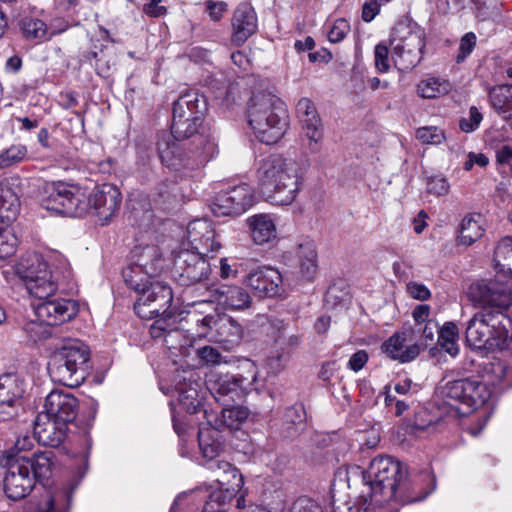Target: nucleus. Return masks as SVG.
Segmentation results:
<instances>
[{
    "label": "nucleus",
    "instance_id": "nucleus-36",
    "mask_svg": "<svg viewBox=\"0 0 512 512\" xmlns=\"http://www.w3.org/2000/svg\"><path fill=\"white\" fill-rule=\"evenodd\" d=\"M485 376L487 378L486 383L494 387L506 388L511 387L512 382V370L502 361L497 360L486 364Z\"/></svg>",
    "mask_w": 512,
    "mask_h": 512
},
{
    "label": "nucleus",
    "instance_id": "nucleus-53",
    "mask_svg": "<svg viewBox=\"0 0 512 512\" xmlns=\"http://www.w3.org/2000/svg\"><path fill=\"white\" fill-rule=\"evenodd\" d=\"M426 190L435 196H445L449 193L450 185L442 175H434L426 178Z\"/></svg>",
    "mask_w": 512,
    "mask_h": 512
},
{
    "label": "nucleus",
    "instance_id": "nucleus-21",
    "mask_svg": "<svg viewBox=\"0 0 512 512\" xmlns=\"http://www.w3.org/2000/svg\"><path fill=\"white\" fill-rule=\"evenodd\" d=\"M244 283L259 297H285L287 294L282 274L272 267L250 271L245 276Z\"/></svg>",
    "mask_w": 512,
    "mask_h": 512
},
{
    "label": "nucleus",
    "instance_id": "nucleus-6",
    "mask_svg": "<svg viewBox=\"0 0 512 512\" xmlns=\"http://www.w3.org/2000/svg\"><path fill=\"white\" fill-rule=\"evenodd\" d=\"M258 370L254 362L244 361L237 373L212 372L206 381L207 389L222 406L241 401L253 389Z\"/></svg>",
    "mask_w": 512,
    "mask_h": 512
},
{
    "label": "nucleus",
    "instance_id": "nucleus-10",
    "mask_svg": "<svg viewBox=\"0 0 512 512\" xmlns=\"http://www.w3.org/2000/svg\"><path fill=\"white\" fill-rule=\"evenodd\" d=\"M162 254L155 245L135 246L129 256V264L122 275L130 289H138L141 281L154 279L162 269Z\"/></svg>",
    "mask_w": 512,
    "mask_h": 512
},
{
    "label": "nucleus",
    "instance_id": "nucleus-3",
    "mask_svg": "<svg viewBox=\"0 0 512 512\" xmlns=\"http://www.w3.org/2000/svg\"><path fill=\"white\" fill-rule=\"evenodd\" d=\"M257 179L260 191L268 201L290 205L302 187L304 169L293 159L272 154L259 162Z\"/></svg>",
    "mask_w": 512,
    "mask_h": 512
},
{
    "label": "nucleus",
    "instance_id": "nucleus-54",
    "mask_svg": "<svg viewBox=\"0 0 512 512\" xmlns=\"http://www.w3.org/2000/svg\"><path fill=\"white\" fill-rule=\"evenodd\" d=\"M204 233H209V221L206 219H195L189 222L187 226V239L191 244V248H193L198 240H201V236Z\"/></svg>",
    "mask_w": 512,
    "mask_h": 512
},
{
    "label": "nucleus",
    "instance_id": "nucleus-4",
    "mask_svg": "<svg viewBox=\"0 0 512 512\" xmlns=\"http://www.w3.org/2000/svg\"><path fill=\"white\" fill-rule=\"evenodd\" d=\"M505 311L493 307L478 309L467 323L468 345L486 351L505 349L512 338V320Z\"/></svg>",
    "mask_w": 512,
    "mask_h": 512
},
{
    "label": "nucleus",
    "instance_id": "nucleus-24",
    "mask_svg": "<svg viewBox=\"0 0 512 512\" xmlns=\"http://www.w3.org/2000/svg\"><path fill=\"white\" fill-rule=\"evenodd\" d=\"M121 193L111 184H103L96 188L89 196L87 202L89 210L92 209L99 220L107 223L119 210L121 205Z\"/></svg>",
    "mask_w": 512,
    "mask_h": 512
},
{
    "label": "nucleus",
    "instance_id": "nucleus-56",
    "mask_svg": "<svg viewBox=\"0 0 512 512\" xmlns=\"http://www.w3.org/2000/svg\"><path fill=\"white\" fill-rule=\"evenodd\" d=\"M350 30V25L345 19H337L328 33V39L332 43L342 41Z\"/></svg>",
    "mask_w": 512,
    "mask_h": 512
},
{
    "label": "nucleus",
    "instance_id": "nucleus-31",
    "mask_svg": "<svg viewBox=\"0 0 512 512\" xmlns=\"http://www.w3.org/2000/svg\"><path fill=\"white\" fill-rule=\"evenodd\" d=\"M198 443L202 457L207 460V467L210 470L211 463L223 462L215 460L224 450V442L219 430L214 428H203L198 432Z\"/></svg>",
    "mask_w": 512,
    "mask_h": 512
},
{
    "label": "nucleus",
    "instance_id": "nucleus-9",
    "mask_svg": "<svg viewBox=\"0 0 512 512\" xmlns=\"http://www.w3.org/2000/svg\"><path fill=\"white\" fill-rule=\"evenodd\" d=\"M15 273L24 280L28 292L35 298L54 296L57 290L52 272L39 254L21 257L15 265Z\"/></svg>",
    "mask_w": 512,
    "mask_h": 512
},
{
    "label": "nucleus",
    "instance_id": "nucleus-14",
    "mask_svg": "<svg viewBox=\"0 0 512 512\" xmlns=\"http://www.w3.org/2000/svg\"><path fill=\"white\" fill-rule=\"evenodd\" d=\"M440 393L447 401H455L467 407L477 409L491 397L492 391L488 383L478 377H468L446 382Z\"/></svg>",
    "mask_w": 512,
    "mask_h": 512
},
{
    "label": "nucleus",
    "instance_id": "nucleus-47",
    "mask_svg": "<svg viewBox=\"0 0 512 512\" xmlns=\"http://www.w3.org/2000/svg\"><path fill=\"white\" fill-rule=\"evenodd\" d=\"M18 239L10 225L0 222V259H6L16 252Z\"/></svg>",
    "mask_w": 512,
    "mask_h": 512
},
{
    "label": "nucleus",
    "instance_id": "nucleus-64",
    "mask_svg": "<svg viewBox=\"0 0 512 512\" xmlns=\"http://www.w3.org/2000/svg\"><path fill=\"white\" fill-rule=\"evenodd\" d=\"M368 361V353L365 350H358L348 361V368L354 372L360 371Z\"/></svg>",
    "mask_w": 512,
    "mask_h": 512
},
{
    "label": "nucleus",
    "instance_id": "nucleus-12",
    "mask_svg": "<svg viewBox=\"0 0 512 512\" xmlns=\"http://www.w3.org/2000/svg\"><path fill=\"white\" fill-rule=\"evenodd\" d=\"M133 290L138 294L134 311L141 318L150 319L165 314L173 301L171 287L162 281L147 279Z\"/></svg>",
    "mask_w": 512,
    "mask_h": 512
},
{
    "label": "nucleus",
    "instance_id": "nucleus-46",
    "mask_svg": "<svg viewBox=\"0 0 512 512\" xmlns=\"http://www.w3.org/2000/svg\"><path fill=\"white\" fill-rule=\"evenodd\" d=\"M23 36L28 40H43L46 37L47 26L37 18L24 17L20 21Z\"/></svg>",
    "mask_w": 512,
    "mask_h": 512
},
{
    "label": "nucleus",
    "instance_id": "nucleus-59",
    "mask_svg": "<svg viewBox=\"0 0 512 512\" xmlns=\"http://www.w3.org/2000/svg\"><path fill=\"white\" fill-rule=\"evenodd\" d=\"M199 358L210 365H217L222 362V355L220 352L211 346H204L198 350Z\"/></svg>",
    "mask_w": 512,
    "mask_h": 512
},
{
    "label": "nucleus",
    "instance_id": "nucleus-30",
    "mask_svg": "<svg viewBox=\"0 0 512 512\" xmlns=\"http://www.w3.org/2000/svg\"><path fill=\"white\" fill-rule=\"evenodd\" d=\"M301 133L306 149L311 154H317L321 151L324 137L323 123L318 111L299 120Z\"/></svg>",
    "mask_w": 512,
    "mask_h": 512
},
{
    "label": "nucleus",
    "instance_id": "nucleus-16",
    "mask_svg": "<svg viewBox=\"0 0 512 512\" xmlns=\"http://www.w3.org/2000/svg\"><path fill=\"white\" fill-rule=\"evenodd\" d=\"M468 296L475 307H493L507 310L512 305V286L498 280H481L472 283Z\"/></svg>",
    "mask_w": 512,
    "mask_h": 512
},
{
    "label": "nucleus",
    "instance_id": "nucleus-28",
    "mask_svg": "<svg viewBox=\"0 0 512 512\" xmlns=\"http://www.w3.org/2000/svg\"><path fill=\"white\" fill-rule=\"evenodd\" d=\"M215 301L225 309L244 311L252 305L250 293L238 285H221L212 291Z\"/></svg>",
    "mask_w": 512,
    "mask_h": 512
},
{
    "label": "nucleus",
    "instance_id": "nucleus-23",
    "mask_svg": "<svg viewBox=\"0 0 512 512\" xmlns=\"http://www.w3.org/2000/svg\"><path fill=\"white\" fill-rule=\"evenodd\" d=\"M81 476H73L65 483L46 490L36 503L35 512H69L75 490L78 488Z\"/></svg>",
    "mask_w": 512,
    "mask_h": 512
},
{
    "label": "nucleus",
    "instance_id": "nucleus-33",
    "mask_svg": "<svg viewBox=\"0 0 512 512\" xmlns=\"http://www.w3.org/2000/svg\"><path fill=\"white\" fill-rule=\"evenodd\" d=\"M253 241L263 245L276 238V226L270 215L257 214L247 219Z\"/></svg>",
    "mask_w": 512,
    "mask_h": 512
},
{
    "label": "nucleus",
    "instance_id": "nucleus-50",
    "mask_svg": "<svg viewBox=\"0 0 512 512\" xmlns=\"http://www.w3.org/2000/svg\"><path fill=\"white\" fill-rule=\"evenodd\" d=\"M495 157L499 173L512 177V146L509 144L498 146Z\"/></svg>",
    "mask_w": 512,
    "mask_h": 512
},
{
    "label": "nucleus",
    "instance_id": "nucleus-34",
    "mask_svg": "<svg viewBox=\"0 0 512 512\" xmlns=\"http://www.w3.org/2000/svg\"><path fill=\"white\" fill-rule=\"evenodd\" d=\"M484 231L482 215L468 214L461 221L457 244L471 246L483 236Z\"/></svg>",
    "mask_w": 512,
    "mask_h": 512
},
{
    "label": "nucleus",
    "instance_id": "nucleus-18",
    "mask_svg": "<svg viewBox=\"0 0 512 512\" xmlns=\"http://www.w3.org/2000/svg\"><path fill=\"white\" fill-rule=\"evenodd\" d=\"M52 297L37 298L40 302L33 305L39 322L56 326L70 321L77 315L79 307L74 300Z\"/></svg>",
    "mask_w": 512,
    "mask_h": 512
},
{
    "label": "nucleus",
    "instance_id": "nucleus-7",
    "mask_svg": "<svg viewBox=\"0 0 512 512\" xmlns=\"http://www.w3.org/2000/svg\"><path fill=\"white\" fill-rule=\"evenodd\" d=\"M89 357L90 350L83 342L74 341L62 347L48 364L51 379L67 387H78L87 376Z\"/></svg>",
    "mask_w": 512,
    "mask_h": 512
},
{
    "label": "nucleus",
    "instance_id": "nucleus-26",
    "mask_svg": "<svg viewBox=\"0 0 512 512\" xmlns=\"http://www.w3.org/2000/svg\"><path fill=\"white\" fill-rule=\"evenodd\" d=\"M67 432V425L43 412L39 413L34 420V437L44 446H60L67 437Z\"/></svg>",
    "mask_w": 512,
    "mask_h": 512
},
{
    "label": "nucleus",
    "instance_id": "nucleus-17",
    "mask_svg": "<svg viewBox=\"0 0 512 512\" xmlns=\"http://www.w3.org/2000/svg\"><path fill=\"white\" fill-rule=\"evenodd\" d=\"M253 205V191L248 184H240L218 192L210 202V210L216 217H236Z\"/></svg>",
    "mask_w": 512,
    "mask_h": 512
},
{
    "label": "nucleus",
    "instance_id": "nucleus-61",
    "mask_svg": "<svg viewBox=\"0 0 512 512\" xmlns=\"http://www.w3.org/2000/svg\"><path fill=\"white\" fill-rule=\"evenodd\" d=\"M383 3L378 0H367L362 9V19L365 22H371L380 12Z\"/></svg>",
    "mask_w": 512,
    "mask_h": 512
},
{
    "label": "nucleus",
    "instance_id": "nucleus-55",
    "mask_svg": "<svg viewBox=\"0 0 512 512\" xmlns=\"http://www.w3.org/2000/svg\"><path fill=\"white\" fill-rule=\"evenodd\" d=\"M483 120V116L480 111L472 106L469 109V114L467 117H462L459 121L460 130L465 133L474 132L480 126V123Z\"/></svg>",
    "mask_w": 512,
    "mask_h": 512
},
{
    "label": "nucleus",
    "instance_id": "nucleus-48",
    "mask_svg": "<svg viewBox=\"0 0 512 512\" xmlns=\"http://www.w3.org/2000/svg\"><path fill=\"white\" fill-rule=\"evenodd\" d=\"M222 245L218 239L212 224L209 222V233H204L201 240H198L191 250L200 252L201 254L208 255L209 253H216L221 249Z\"/></svg>",
    "mask_w": 512,
    "mask_h": 512
},
{
    "label": "nucleus",
    "instance_id": "nucleus-51",
    "mask_svg": "<svg viewBox=\"0 0 512 512\" xmlns=\"http://www.w3.org/2000/svg\"><path fill=\"white\" fill-rule=\"evenodd\" d=\"M416 138L422 144L430 145H439L446 139L444 131L436 126L418 128Z\"/></svg>",
    "mask_w": 512,
    "mask_h": 512
},
{
    "label": "nucleus",
    "instance_id": "nucleus-2",
    "mask_svg": "<svg viewBox=\"0 0 512 512\" xmlns=\"http://www.w3.org/2000/svg\"><path fill=\"white\" fill-rule=\"evenodd\" d=\"M205 101L196 92L182 94L173 105L171 134H163L158 141L159 157L164 165L172 169L186 166V154L176 141L192 138L195 149L191 150L197 165H202L213 159L218 153L215 137L205 132L202 127V115Z\"/></svg>",
    "mask_w": 512,
    "mask_h": 512
},
{
    "label": "nucleus",
    "instance_id": "nucleus-8",
    "mask_svg": "<svg viewBox=\"0 0 512 512\" xmlns=\"http://www.w3.org/2000/svg\"><path fill=\"white\" fill-rule=\"evenodd\" d=\"M390 45L395 66L402 71L411 70L423 57L424 30L416 23L399 22L392 30Z\"/></svg>",
    "mask_w": 512,
    "mask_h": 512
},
{
    "label": "nucleus",
    "instance_id": "nucleus-38",
    "mask_svg": "<svg viewBox=\"0 0 512 512\" xmlns=\"http://www.w3.org/2000/svg\"><path fill=\"white\" fill-rule=\"evenodd\" d=\"M451 90L448 80L439 77H429L419 82L417 93L421 98L432 99L444 96Z\"/></svg>",
    "mask_w": 512,
    "mask_h": 512
},
{
    "label": "nucleus",
    "instance_id": "nucleus-42",
    "mask_svg": "<svg viewBox=\"0 0 512 512\" xmlns=\"http://www.w3.org/2000/svg\"><path fill=\"white\" fill-rule=\"evenodd\" d=\"M458 328L453 322H447L439 328L437 343L451 356L459 353Z\"/></svg>",
    "mask_w": 512,
    "mask_h": 512
},
{
    "label": "nucleus",
    "instance_id": "nucleus-37",
    "mask_svg": "<svg viewBox=\"0 0 512 512\" xmlns=\"http://www.w3.org/2000/svg\"><path fill=\"white\" fill-rule=\"evenodd\" d=\"M20 209L18 196L10 188H0V222L11 225Z\"/></svg>",
    "mask_w": 512,
    "mask_h": 512
},
{
    "label": "nucleus",
    "instance_id": "nucleus-27",
    "mask_svg": "<svg viewBox=\"0 0 512 512\" xmlns=\"http://www.w3.org/2000/svg\"><path fill=\"white\" fill-rule=\"evenodd\" d=\"M231 41L236 46H242L258 29L257 15L248 3L237 6L231 20Z\"/></svg>",
    "mask_w": 512,
    "mask_h": 512
},
{
    "label": "nucleus",
    "instance_id": "nucleus-29",
    "mask_svg": "<svg viewBox=\"0 0 512 512\" xmlns=\"http://www.w3.org/2000/svg\"><path fill=\"white\" fill-rule=\"evenodd\" d=\"M407 341V332H397L382 344V349L389 358L407 363L414 360L421 350L417 343L407 344Z\"/></svg>",
    "mask_w": 512,
    "mask_h": 512
},
{
    "label": "nucleus",
    "instance_id": "nucleus-25",
    "mask_svg": "<svg viewBox=\"0 0 512 512\" xmlns=\"http://www.w3.org/2000/svg\"><path fill=\"white\" fill-rule=\"evenodd\" d=\"M44 407L43 413L68 426L77 416L78 401L70 393L53 390L47 395Z\"/></svg>",
    "mask_w": 512,
    "mask_h": 512
},
{
    "label": "nucleus",
    "instance_id": "nucleus-45",
    "mask_svg": "<svg viewBox=\"0 0 512 512\" xmlns=\"http://www.w3.org/2000/svg\"><path fill=\"white\" fill-rule=\"evenodd\" d=\"M249 410L243 406H226L221 410V423L231 430H237L247 420Z\"/></svg>",
    "mask_w": 512,
    "mask_h": 512
},
{
    "label": "nucleus",
    "instance_id": "nucleus-11",
    "mask_svg": "<svg viewBox=\"0 0 512 512\" xmlns=\"http://www.w3.org/2000/svg\"><path fill=\"white\" fill-rule=\"evenodd\" d=\"M43 208L56 213L80 217L89 211L86 192L67 183H53L48 195L42 199Z\"/></svg>",
    "mask_w": 512,
    "mask_h": 512
},
{
    "label": "nucleus",
    "instance_id": "nucleus-39",
    "mask_svg": "<svg viewBox=\"0 0 512 512\" xmlns=\"http://www.w3.org/2000/svg\"><path fill=\"white\" fill-rule=\"evenodd\" d=\"M179 404L188 413H197L202 406L198 392V384L185 382L177 387Z\"/></svg>",
    "mask_w": 512,
    "mask_h": 512
},
{
    "label": "nucleus",
    "instance_id": "nucleus-5",
    "mask_svg": "<svg viewBox=\"0 0 512 512\" xmlns=\"http://www.w3.org/2000/svg\"><path fill=\"white\" fill-rule=\"evenodd\" d=\"M247 117L256 137L268 145L278 142L288 126L285 104L268 93H257L251 97Z\"/></svg>",
    "mask_w": 512,
    "mask_h": 512
},
{
    "label": "nucleus",
    "instance_id": "nucleus-40",
    "mask_svg": "<svg viewBox=\"0 0 512 512\" xmlns=\"http://www.w3.org/2000/svg\"><path fill=\"white\" fill-rule=\"evenodd\" d=\"M297 255L300 260L302 275L311 279L317 271V252L312 242L302 243L298 246Z\"/></svg>",
    "mask_w": 512,
    "mask_h": 512
},
{
    "label": "nucleus",
    "instance_id": "nucleus-49",
    "mask_svg": "<svg viewBox=\"0 0 512 512\" xmlns=\"http://www.w3.org/2000/svg\"><path fill=\"white\" fill-rule=\"evenodd\" d=\"M494 260L497 265L512 272V236H506L498 242L494 251Z\"/></svg>",
    "mask_w": 512,
    "mask_h": 512
},
{
    "label": "nucleus",
    "instance_id": "nucleus-20",
    "mask_svg": "<svg viewBox=\"0 0 512 512\" xmlns=\"http://www.w3.org/2000/svg\"><path fill=\"white\" fill-rule=\"evenodd\" d=\"M27 463L25 459L17 456L9 463L3 485L6 496L11 500L25 498L35 486L34 477L28 471Z\"/></svg>",
    "mask_w": 512,
    "mask_h": 512
},
{
    "label": "nucleus",
    "instance_id": "nucleus-13",
    "mask_svg": "<svg viewBox=\"0 0 512 512\" xmlns=\"http://www.w3.org/2000/svg\"><path fill=\"white\" fill-rule=\"evenodd\" d=\"M210 470L217 475L218 487L210 493L204 507L206 512H211L212 508L226 510V506L243 486V476L229 462L211 463Z\"/></svg>",
    "mask_w": 512,
    "mask_h": 512
},
{
    "label": "nucleus",
    "instance_id": "nucleus-60",
    "mask_svg": "<svg viewBox=\"0 0 512 512\" xmlns=\"http://www.w3.org/2000/svg\"><path fill=\"white\" fill-rule=\"evenodd\" d=\"M407 292L409 295L417 300L425 301L430 298L431 293L424 285L417 282H410L407 284Z\"/></svg>",
    "mask_w": 512,
    "mask_h": 512
},
{
    "label": "nucleus",
    "instance_id": "nucleus-35",
    "mask_svg": "<svg viewBox=\"0 0 512 512\" xmlns=\"http://www.w3.org/2000/svg\"><path fill=\"white\" fill-rule=\"evenodd\" d=\"M492 107L505 120H512V86L502 85L489 93Z\"/></svg>",
    "mask_w": 512,
    "mask_h": 512
},
{
    "label": "nucleus",
    "instance_id": "nucleus-43",
    "mask_svg": "<svg viewBox=\"0 0 512 512\" xmlns=\"http://www.w3.org/2000/svg\"><path fill=\"white\" fill-rule=\"evenodd\" d=\"M28 159V148L24 144H12L0 151V170L18 165Z\"/></svg>",
    "mask_w": 512,
    "mask_h": 512
},
{
    "label": "nucleus",
    "instance_id": "nucleus-41",
    "mask_svg": "<svg viewBox=\"0 0 512 512\" xmlns=\"http://www.w3.org/2000/svg\"><path fill=\"white\" fill-rule=\"evenodd\" d=\"M169 320L170 318L157 319L150 328V334L154 339L163 337L169 348H176L174 340L182 337V332L176 327H171Z\"/></svg>",
    "mask_w": 512,
    "mask_h": 512
},
{
    "label": "nucleus",
    "instance_id": "nucleus-19",
    "mask_svg": "<svg viewBox=\"0 0 512 512\" xmlns=\"http://www.w3.org/2000/svg\"><path fill=\"white\" fill-rule=\"evenodd\" d=\"M205 256L190 249L179 252L174 265L182 285L188 286L208 279L211 268Z\"/></svg>",
    "mask_w": 512,
    "mask_h": 512
},
{
    "label": "nucleus",
    "instance_id": "nucleus-63",
    "mask_svg": "<svg viewBox=\"0 0 512 512\" xmlns=\"http://www.w3.org/2000/svg\"><path fill=\"white\" fill-rule=\"evenodd\" d=\"M315 111H317V108L311 99L303 97L297 102L296 114L298 120L313 114Z\"/></svg>",
    "mask_w": 512,
    "mask_h": 512
},
{
    "label": "nucleus",
    "instance_id": "nucleus-22",
    "mask_svg": "<svg viewBox=\"0 0 512 512\" xmlns=\"http://www.w3.org/2000/svg\"><path fill=\"white\" fill-rule=\"evenodd\" d=\"M25 392L23 380L13 373L0 376V421H8L18 415Z\"/></svg>",
    "mask_w": 512,
    "mask_h": 512
},
{
    "label": "nucleus",
    "instance_id": "nucleus-57",
    "mask_svg": "<svg viewBox=\"0 0 512 512\" xmlns=\"http://www.w3.org/2000/svg\"><path fill=\"white\" fill-rule=\"evenodd\" d=\"M476 45V36L474 33H466L460 40L459 53L456 57L458 63L464 61L471 54Z\"/></svg>",
    "mask_w": 512,
    "mask_h": 512
},
{
    "label": "nucleus",
    "instance_id": "nucleus-52",
    "mask_svg": "<svg viewBox=\"0 0 512 512\" xmlns=\"http://www.w3.org/2000/svg\"><path fill=\"white\" fill-rule=\"evenodd\" d=\"M281 512H324L322 507L313 499L303 496L285 505Z\"/></svg>",
    "mask_w": 512,
    "mask_h": 512
},
{
    "label": "nucleus",
    "instance_id": "nucleus-1",
    "mask_svg": "<svg viewBox=\"0 0 512 512\" xmlns=\"http://www.w3.org/2000/svg\"><path fill=\"white\" fill-rule=\"evenodd\" d=\"M338 478L347 482L350 502L336 505L334 512H367L372 505L395 499L404 504L424 499L408 481L403 465L390 456H377L367 470L353 465L339 469Z\"/></svg>",
    "mask_w": 512,
    "mask_h": 512
},
{
    "label": "nucleus",
    "instance_id": "nucleus-32",
    "mask_svg": "<svg viewBox=\"0 0 512 512\" xmlns=\"http://www.w3.org/2000/svg\"><path fill=\"white\" fill-rule=\"evenodd\" d=\"M18 458L25 459L28 463V471L34 477V480H46L52 475V470L56 464L53 451H39L31 456L26 454H17Z\"/></svg>",
    "mask_w": 512,
    "mask_h": 512
},
{
    "label": "nucleus",
    "instance_id": "nucleus-62",
    "mask_svg": "<svg viewBox=\"0 0 512 512\" xmlns=\"http://www.w3.org/2000/svg\"><path fill=\"white\" fill-rule=\"evenodd\" d=\"M439 325L435 320L427 321L422 329V336L424 343L423 345L425 347H428L429 345L433 344L435 334L438 335L439 331Z\"/></svg>",
    "mask_w": 512,
    "mask_h": 512
},
{
    "label": "nucleus",
    "instance_id": "nucleus-58",
    "mask_svg": "<svg viewBox=\"0 0 512 512\" xmlns=\"http://www.w3.org/2000/svg\"><path fill=\"white\" fill-rule=\"evenodd\" d=\"M375 67L380 73H385L389 70V51L386 45L378 44L374 50Z\"/></svg>",
    "mask_w": 512,
    "mask_h": 512
},
{
    "label": "nucleus",
    "instance_id": "nucleus-15",
    "mask_svg": "<svg viewBox=\"0 0 512 512\" xmlns=\"http://www.w3.org/2000/svg\"><path fill=\"white\" fill-rule=\"evenodd\" d=\"M196 326L198 337H210L228 349L237 345L244 333L242 325L227 315H206L197 320Z\"/></svg>",
    "mask_w": 512,
    "mask_h": 512
},
{
    "label": "nucleus",
    "instance_id": "nucleus-44",
    "mask_svg": "<svg viewBox=\"0 0 512 512\" xmlns=\"http://www.w3.org/2000/svg\"><path fill=\"white\" fill-rule=\"evenodd\" d=\"M287 431L285 437L294 438L305 428V412L302 406L289 407L285 412Z\"/></svg>",
    "mask_w": 512,
    "mask_h": 512
}]
</instances>
